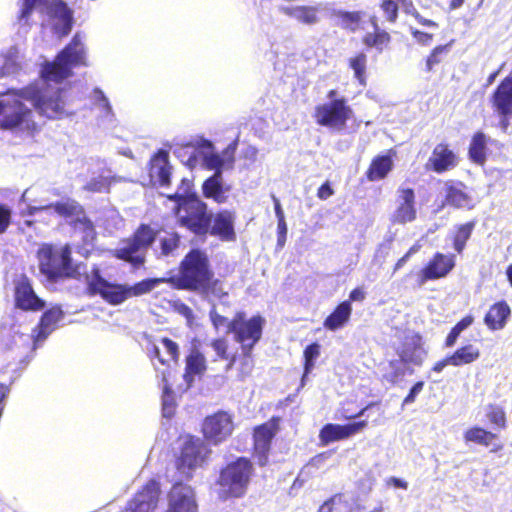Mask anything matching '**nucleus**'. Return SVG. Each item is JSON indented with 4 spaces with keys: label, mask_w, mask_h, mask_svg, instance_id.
Segmentation results:
<instances>
[{
    "label": "nucleus",
    "mask_w": 512,
    "mask_h": 512,
    "mask_svg": "<svg viewBox=\"0 0 512 512\" xmlns=\"http://www.w3.org/2000/svg\"><path fill=\"white\" fill-rule=\"evenodd\" d=\"M266 324L265 318L256 314L246 318L243 311H237L228 323V333L233 334L234 340L240 344L241 352L232 351L225 337L214 338L210 347L215 352V360L225 361V371L238 366V378L244 380L254 369L253 350L262 338Z\"/></svg>",
    "instance_id": "obj_1"
},
{
    "label": "nucleus",
    "mask_w": 512,
    "mask_h": 512,
    "mask_svg": "<svg viewBox=\"0 0 512 512\" xmlns=\"http://www.w3.org/2000/svg\"><path fill=\"white\" fill-rule=\"evenodd\" d=\"M167 282L178 290L196 293L208 302L219 301L229 306L231 287L215 277L208 254L200 248H192L185 254L178 265V273Z\"/></svg>",
    "instance_id": "obj_2"
},
{
    "label": "nucleus",
    "mask_w": 512,
    "mask_h": 512,
    "mask_svg": "<svg viewBox=\"0 0 512 512\" xmlns=\"http://www.w3.org/2000/svg\"><path fill=\"white\" fill-rule=\"evenodd\" d=\"M25 101L29 102L28 85L22 88H11L0 93V129H20L30 135L40 130L34 120V113Z\"/></svg>",
    "instance_id": "obj_3"
},
{
    "label": "nucleus",
    "mask_w": 512,
    "mask_h": 512,
    "mask_svg": "<svg viewBox=\"0 0 512 512\" xmlns=\"http://www.w3.org/2000/svg\"><path fill=\"white\" fill-rule=\"evenodd\" d=\"M36 257L40 273L49 283L56 284L68 279L79 280L82 264H74L71 246L66 243L57 246L43 243L37 250Z\"/></svg>",
    "instance_id": "obj_4"
},
{
    "label": "nucleus",
    "mask_w": 512,
    "mask_h": 512,
    "mask_svg": "<svg viewBox=\"0 0 512 512\" xmlns=\"http://www.w3.org/2000/svg\"><path fill=\"white\" fill-rule=\"evenodd\" d=\"M81 66H88V61L85 46L80 35L76 33L53 61H46L41 65L40 77L47 84H60L73 76V68Z\"/></svg>",
    "instance_id": "obj_5"
},
{
    "label": "nucleus",
    "mask_w": 512,
    "mask_h": 512,
    "mask_svg": "<svg viewBox=\"0 0 512 512\" xmlns=\"http://www.w3.org/2000/svg\"><path fill=\"white\" fill-rule=\"evenodd\" d=\"M177 444L174 466L182 477L189 480L195 470L207 464L212 450L204 439L191 434L180 435Z\"/></svg>",
    "instance_id": "obj_6"
},
{
    "label": "nucleus",
    "mask_w": 512,
    "mask_h": 512,
    "mask_svg": "<svg viewBox=\"0 0 512 512\" xmlns=\"http://www.w3.org/2000/svg\"><path fill=\"white\" fill-rule=\"evenodd\" d=\"M255 473L252 461L248 457H238L227 463L220 471L217 483L223 498L243 497Z\"/></svg>",
    "instance_id": "obj_7"
},
{
    "label": "nucleus",
    "mask_w": 512,
    "mask_h": 512,
    "mask_svg": "<svg viewBox=\"0 0 512 512\" xmlns=\"http://www.w3.org/2000/svg\"><path fill=\"white\" fill-rule=\"evenodd\" d=\"M64 89L52 88L49 85L39 87L28 84L29 102L35 111L47 119H60L66 115V102L63 97Z\"/></svg>",
    "instance_id": "obj_8"
},
{
    "label": "nucleus",
    "mask_w": 512,
    "mask_h": 512,
    "mask_svg": "<svg viewBox=\"0 0 512 512\" xmlns=\"http://www.w3.org/2000/svg\"><path fill=\"white\" fill-rule=\"evenodd\" d=\"M179 226L185 228L196 237L205 238L211 224V212L208 204L197 194L191 201L176 215Z\"/></svg>",
    "instance_id": "obj_9"
},
{
    "label": "nucleus",
    "mask_w": 512,
    "mask_h": 512,
    "mask_svg": "<svg viewBox=\"0 0 512 512\" xmlns=\"http://www.w3.org/2000/svg\"><path fill=\"white\" fill-rule=\"evenodd\" d=\"M354 117V112L345 97L315 106L313 118L317 125L329 129L342 130Z\"/></svg>",
    "instance_id": "obj_10"
},
{
    "label": "nucleus",
    "mask_w": 512,
    "mask_h": 512,
    "mask_svg": "<svg viewBox=\"0 0 512 512\" xmlns=\"http://www.w3.org/2000/svg\"><path fill=\"white\" fill-rule=\"evenodd\" d=\"M147 356L152 362L157 375L160 371L169 370L174 374L172 365H177L180 358V348L177 342L169 337H161L158 343L147 345Z\"/></svg>",
    "instance_id": "obj_11"
},
{
    "label": "nucleus",
    "mask_w": 512,
    "mask_h": 512,
    "mask_svg": "<svg viewBox=\"0 0 512 512\" xmlns=\"http://www.w3.org/2000/svg\"><path fill=\"white\" fill-rule=\"evenodd\" d=\"M490 106L499 119V127L507 132L512 118V75L504 77L491 93Z\"/></svg>",
    "instance_id": "obj_12"
},
{
    "label": "nucleus",
    "mask_w": 512,
    "mask_h": 512,
    "mask_svg": "<svg viewBox=\"0 0 512 512\" xmlns=\"http://www.w3.org/2000/svg\"><path fill=\"white\" fill-rule=\"evenodd\" d=\"M279 422L280 417L273 416L253 430L252 454L260 466L268 464L272 440L279 430Z\"/></svg>",
    "instance_id": "obj_13"
},
{
    "label": "nucleus",
    "mask_w": 512,
    "mask_h": 512,
    "mask_svg": "<svg viewBox=\"0 0 512 512\" xmlns=\"http://www.w3.org/2000/svg\"><path fill=\"white\" fill-rule=\"evenodd\" d=\"M234 430L232 416L225 411H217L204 418L201 432L204 440L218 445L228 439Z\"/></svg>",
    "instance_id": "obj_14"
},
{
    "label": "nucleus",
    "mask_w": 512,
    "mask_h": 512,
    "mask_svg": "<svg viewBox=\"0 0 512 512\" xmlns=\"http://www.w3.org/2000/svg\"><path fill=\"white\" fill-rule=\"evenodd\" d=\"M14 306L22 311L38 312L45 308L46 302L34 291L31 280L22 275L14 282Z\"/></svg>",
    "instance_id": "obj_15"
},
{
    "label": "nucleus",
    "mask_w": 512,
    "mask_h": 512,
    "mask_svg": "<svg viewBox=\"0 0 512 512\" xmlns=\"http://www.w3.org/2000/svg\"><path fill=\"white\" fill-rule=\"evenodd\" d=\"M460 158L451 145L442 141L436 144L425 163V170L436 174H443L456 168Z\"/></svg>",
    "instance_id": "obj_16"
},
{
    "label": "nucleus",
    "mask_w": 512,
    "mask_h": 512,
    "mask_svg": "<svg viewBox=\"0 0 512 512\" xmlns=\"http://www.w3.org/2000/svg\"><path fill=\"white\" fill-rule=\"evenodd\" d=\"M160 484L155 479L148 480L128 501L123 512H153L159 502Z\"/></svg>",
    "instance_id": "obj_17"
},
{
    "label": "nucleus",
    "mask_w": 512,
    "mask_h": 512,
    "mask_svg": "<svg viewBox=\"0 0 512 512\" xmlns=\"http://www.w3.org/2000/svg\"><path fill=\"white\" fill-rule=\"evenodd\" d=\"M211 219L208 235L216 237L224 242H232L236 240V212L234 210L219 209L216 213H211Z\"/></svg>",
    "instance_id": "obj_18"
},
{
    "label": "nucleus",
    "mask_w": 512,
    "mask_h": 512,
    "mask_svg": "<svg viewBox=\"0 0 512 512\" xmlns=\"http://www.w3.org/2000/svg\"><path fill=\"white\" fill-rule=\"evenodd\" d=\"M47 13L54 20L53 32L63 38L70 34L73 24V10L63 0H50L46 3Z\"/></svg>",
    "instance_id": "obj_19"
},
{
    "label": "nucleus",
    "mask_w": 512,
    "mask_h": 512,
    "mask_svg": "<svg viewBox=\"0 0 512 512\" xmlns=\"http://www.w3.org/2000/svg\"><path fill=\"white\" fill-rule=\"evenodd\" d=\"M68 223L73 234L81 238V243L77 245V252L84 257H88L94 248L97 238L93 221L87 216L85 211L77 219H72Z\"/></svg>",
    "instance_id": "obj_20"
},
{
    "label": "nucleus",
    "mask_w": 512,
    "mask_h": 512,
    "mask_svg": "<svg viewBox=\"0 0 512 512\" xmlns=\"http://www.w3.org/2000/svg\"><path fill=\"white\" fill-rule=\"evenodd\" d=\"M166 512H198L193 488L181 482H176L168 492V509Z\"/></svg>",
    "instance_id": "obj_21"
},
{
    "label": "nucleus",
    "mask_w": 512,
    "mask_h": 512,
    "mask_svg": "<svg viewBox=\"0 0 512 512\" xmlns=\"http://www.w3.org/2000/svg\"><path fill=\"white\" fill-rule=\"evenodd\" d=\"M455 267V256L436 252L420 271V284L446 277Z\"/></svg>",
    "instance_id": "obj_22"
},
{
    "label": "nucleus",
    "mask_w": 512,
    "mask_h": 512,
    "mask_svg": "<svg viewBox=\"0 0 512 512\" xmlns=\"http://www.w3.org/2000/svg\"><path fill=\"white\" fill-rule=\"evenodd\" d=\"M417 217L415 192L409 187H400L397 190V206L392 214L394 224L413 222Z\"/></svg>",
    "instance_id": "obj_23"
},
{
    "label": "nucleus",
    "mask_w": 512,
    "mask_h": 512,
    "mask_svg": "<svg viewBox=\"0 0 512 512\" xmlns=\"http://www.w3.org/2000/svg\"><path fill=\"white\" fill-rule=\"evenodd\" d=\"M368 425L367 420L348 423L345 425L340 424H325L320 432L319 439L322 445H328L332 442L347 439L366 428Z\"/></svg>",
    "instance_id": "obj_24"
},
{
    "label": "nucleus",
    "mask_w": 512,
    "mask_h": 512,
    "mask_svg": "<svg viewBox=\"0 0 512 512\" xmlns=\"http://www.w3.org/2000/svg\"><path fill=\"white\" fill-rule=\"evenodd\" d=\"M463 439L467 444H475L486 448L491 447L490 452L492 453H499L504 448V444L499 441L497 433L479 425L466 429L463 433Z\"/></svg>",
    "instance_id": "obj_25"
},
{
    "label": "nucleus",
    "mask_w": 512,
    "mask_h": 512,
    "mask_svg": "<svg viewBox=\"0 0 512 512\" xmlns=\"http://www.w3.org/2000/svg\"><path fill=\"white\" fill-rule=\"evenodd\" d=\"M396 155V150L390 148L385 154L374 156L365 171L366 179L370 182L384 180L394 168V158Z\"/></svg>",
    "instance_id": "obj_26"
},
{
    "label": "nucleus",
    "mask_w": 512,
    "mask_h": 512,
    "mask_svg": "<svg viewBox=\"0 0 512 512\" xmlns=\"http://www.w3.org/2000/svg\"><path fill=\"white\" fill-rule=\"evenodd\" d=\"M149 175L151 178H156L162 187L171 185L172 166L168 151L159 149L152 155L149 161Z\"/></svg>",
    "instance_id": "obj_27"
},
{
    "label": "nucleus",
    "mask_w": 512,
    "mask_h": 512,
    "mask_svg": "<svg viewBox=\"0 0 512 512\" xmlns=\"http://www.w3.org/2000/svg\"><path fill=\"white\" fill-rule=\"evenodd\" d=\"M201 190L205 199L221 205L228 201L227 193L230 191V186L224 184L222 175L214 173L203 181Z\"/></svg>",
    "instance_id": "obj_28"
},
{
    "label": "nucleus",
    "mask_w": 512,
    "mask_h": 512,
    "mask_svg": "<svg viewBox=\"0 0 512 512\" xmlns=\"http://www.w3.org/2000/svg\"><path fill=\"white\" fill-rule=\"evenodd\" d=\"M64 314L60 307H52L46 310L40 317L38 324L32 330L34 343L45 340L55 329L57 323L63 318Z\"/></svg>",
    "instance_id": "obj_29"
},
{
    "label": "nucleus",
    "mask_w": 512,
    "mask_h": 512,
    "mask_svg": "<svg viewBox=\"0 0 512 512\" xmlns=\"http://www.w3.org/2000/svg\"><path fill=\"white\" fill-rule=\"evenodd\" d=\"M112 255L116 259L127 262L135 268L143 266L146 261V252L132 241L130 237L123 239L121 246L116 248Z\"/></svg>",
    "instance_id": "obj_30"
},
{
    "label": "nucleus",
    "mask_w": 512,
    "mask_h": 512,
    "mask_svg": "<svg viewBox=\"0 0 512 512\" xmlns=\"http://www.w3.org/2000/svg\"><path fill=\"white\" fill-rule=\"evenodd\" d=\"M207 370V361L204 354L198 349H192L185 357L183 379L187 387H191L195 377H202Z\"/></svg>",
    "instance_id": "obj_31"
},
{
    "label": "nucleus",
    "mask_w": 512,
    "mask_h": 512,
    "mask_svg": "<svg viewBox=\"0 0 512 512\" xmlns=\"http://www.w3.org/2000/svg\"><path fill=\"white\" fill-rule=\"evenodd\" d=\"M369 22L373 27V32H367L362 37V43L367 48H374L378 52L387 49L391 43V35L379 27L378 18L375 15L370 16Z\"/></svg>",
    "instance_id": "obj_32"
},
{
    "label": "nucleus",
    "mask_w": 512,
    "mask_h": 512,
    "mask_svg": "<svg viewBox=\"0 0 512 512\" xmlns=\"http://www.w3.org/2000/svg\"><path fill=\"white\" fill-rule=\"evenodd\" d=\"M510 315V306L505 300H501L490 306L484 317V323L490 330H500L505 327Z\"/></svg>",
    "instance_id": "obj_33"
},
{
    "label": "nucleus",
    "mask_w": 512,
    "mask_h": 512,
    "mask_svg": "<svg viewBox=\"0 0 512 512\" xmlns=\"http://www.w3.org/2000/svg\"><path fill=\"white\" fill-rule=\"evenodd\" d=\"M490 138L483 131H476L468 146V158L477 165L483 166L488 156V143Z\"/></svg>",
    "instance_id": "obj_34"
},
{
    "label": "nucleus",
    "mask_w": 512,
    "mask_h": 512,
    "mask_svg": "<svg viewBox=\"0 0 512 512\" xmlns=\"http://www.w3.org/2000/svg\"><path fill=\"white\" fill-rule=\"evenodd\" d=\"M351 315L352 305L350 301H342L324 319L323 326L330 331L339 330L349 322Z\"/></svg>",
    "instance_id": "obj_35"
},
{
    "label": "nucleus",
    "mask_w": 512,
    "mask_h": 512,
    "mask_svg": "<svg viewBox=\"0 0 512 512\" xmlns=\"http://www.w3.org/2000/svg\"><path fill=\"white\" fill-rule=\"evenodd\" d=\"M465 188L466 186L462 182H459L457 185L447 186L445 193L446 204L454 208L473 209L475 203Z\"/></svg>",
    "instance_id": "obj_36"
},
{
    "label": "nucleus",
    "mask_w": 512,
    "mask_h": 512,
    "mask_svg": "<svg viewBox=\"0 0 512 512\" xmlns=\"http://www.w3.org/2000/svg\"><path fill=\"white\" fill-rule=\"evenodd\" d=\"M48 209H52L58 216L64 219H77L82 213L85 212L84 207L76 200L72 198H66L62 201H56L46 206Z\"/></svg>",
    "instance_id": "obj_37"
},
{
    "label": "nucleus",
    "mask_w": 512,
    "mask_h": 512,
    "mask_svg": "<svg viewBox=\"0 0 512 512\" xmlns=\"http://www.w3.org/2000/svg\"><path fill=\"white\" fill-rule=\"evenodd\" d=\"M480 350L473 344L463 345L457 348L449 358L451 360V366L461 367L464 365L472 364L480 358Z\"/></svg>",
    "instance_id": "obj_38"
},
{
    "label": "nucleus",
    "mask_w": 512,
    "mask_h": 512,
    "mask_svg": "<svg viewBox=\"0 0 512 512\" xmlns=\"http://www.w3.org/2000/svg\"><path fill=\"white\" fill-rule=\"evenodd\" d=\"M476 223V220H471L469 222L455 226L451 240L453 248L458 254H462L465 250L467 242L472 236Z\"/></svg>",
    "instance_id": "obj_39"
},
{
    "label": "nucleus",
    "mask_w": 512,
    "mask_h": 512,
    "mask_svg": "<svg viewBox=\"0 0 512 512\" xmlns=\"http://www.w3.org/2000/svg\"><path fill=\"white\" fill-rule=\"evenodd\" d=\"M285 14L296 19L297 21L306 24L313 25L319 21L318 9L312 6H296L287 7L284 9Z\"/></svg>",
    "instance_id": "obj_40"
},
{
    "label": "nucleus",
    "mask_w": 512,
    "mask_h": 512,
    "mask_svg": "<svg viewBox=\"0 0 512 512\" xmlns=\"http://www.w3.org/2000/svg\"><path fill=\"white\" fill-rule=\"evenodd\" d=\"M101 298L111 305H119L130 298L128 285L109 283Z\"/></svg>",
    "instance_id": "obj_41"
},
{
    "label": "nucleus",
    "mask_w": 512,
    "mask_h": 512,
    "mask_svg": "<svg viewBox=\"0 0 512 512\" xmlns=\"http://www.w3.org/2000/svg\"><path fill=\"white\" fill-rule=\"evenodd\" d=\"M157 236V232L149 225L142 223L130 236L142 250L145 252L154 243Z\"/></svg>",
    "instance_id": "obj_42"
},
{
    "label": "nucleus",
    "mask_w": 512,
    "mask_h": 512,
    "mask_svg": "<svg viewBox=\"0 0 512 512\" xmlns=\"http://www.w3.org/2000/svg\"><path fill=\"white\" fill-rule=\"evenodd\" d=\"M158 376L161 378V381L163 382V393H162L163 411L165 414L172 413L176 406L174 392L169 383L173 374H171V371H169V370H162V371H160V375H158Z\"/></svg>",
    "instance_id": "obj_43"
},
{
    "label": "nucleus",
    "mask_w": 512,
    "mask_h": 512,
    "mask_svg": "<svg viewBox=\"0 0 512 512\" xmlns=\"http://www.w3.org/2000/svg\"><path fill=\"white\" fill-rule=\"evenodd\" d=\"M348 66L354 72V78L362 86L367 84V56L364 52H358L348 59Z\"/></svg>",
    "instance_id": "obj_44"
},
{
    "label": "nucleus",
    "mask_w": 512,
    "mask_h": 512,
    "mask_svg": "<svg viewBox=\"0 0 512 512\" xmlns=\"http://www.w3.org/2000/svg\"><path fill=\"white\" fill-rule=\"evenodd\" d=\"M321 346L317 342L307 345L303 351V375L302 383L315 367L316 360L320 356Z\"/></svg>",
    "instance_id": "obj_45"
},
{
    "label": "nucleus",
    "mask_w": 512,
    "mask_h": 512,
    "mask_svg": "<svg viewBox=\"0 0 512 512\" xmlns=\"http://www.w3.org/2000/svg\"><path fill=\"white\" fill-rule=\"evenodd\" d=\"M365 15L362 11H339L337 17L342 28L355 32L360 28L362 18Z\"/></svg>",
    "instance_id": "obj_46"
},
{
    "label": "nucleus",
    "mask_w": 512,
    "mask_h": 512,
    "mask_svg": "<svg viewBox=\"0 0 512 512\" xmlns=\"http://www.w3.org/2000/svg\"><path fill=\"white\" fill-rule=\"evenodd\" d=\"M166 278H147L128 286L129 297H139L151 292L157 285L167 282Z\"/></svg>",
    "instance_id": "obj_47"
},
{
    "label": "nucleus",
    "mask_w": 512,
    "mask_h": 512,
    "mask_svg": "<svg viewBox=\"0 0 512 512\" xmlns=\"http://www.w3.org/2000/svg\"><path fill=\"white\" fill-rule=\"evenodd\" d=\"M452 43L453 41L444 45H438L431 50L425 61L426 72H431L436 65L444 61V58L449 52Z\"/></svg>",
    "instance_id": "obj_48"
},
{
    "label": "nucleus",
    "mask_w": 512,
    "mask_h": 512,
    "mask_svg": "<svg viewBox=\"0 0 512 512\" xmlns=\"http://www.w3.org/2000/svg\"><path fill=\"white\" fill-rule=\"evenodd\" d=\"M474 322V317L472 315H466L461 320H459L449 331L444 345L447 348L453 347L457 342L460 334L467 329Z\"/></svg>",
    "instance_id": "obj_49"
},
{
    "label": "nucleus",
    "mask_w": 512,
    "mask_h": 512,
    "mask_svg": "<svg viewBox=\"0 0 512 512\" xmlns=\"http://www.w3.org/2000/svg\"><path fill=\"white\" fill-rule=\"evenodd\" d=\"M486 417L490 424L496 429L504 430L507 427V416L503 407L495 404H489Z\"/></svg>",
    "instance_id": "obj_50"
},
{
    "label": "nucleus",
    "mask_w": 512,
    "mask_h": 512,
    "mask_svg": "<svg viewBox=\"0 0 512 512\" xmlns=\"http://www.w3.org/2000/svg\"><path fill=\"white\" fill-rule=\"evenodd\" d=\"M110 282L101 276L100 269L95 266L92 269V277L87 283V294L89 296L100 295L108 287Z\"/></svg>",
    "instance_id": "obj_51"
},
{
    "label": "nucleus",
    "mask_w": 512,
    "mask_h": 512,
    "mask_svg": "<svg viewBox=\"0 0 512 512\" xmlns=\"http://www.w3.org/2000/svg\"><path fill=\"white\" fill-rule=\"evenodd\" d=\"M181 237L176 231H168L159 238L161 254L168 256L173 253L180 245Z\"/></svg>",
    "instance_id": "obj_52"
},
{
    "label": "nucleus",
    "mask_w": 512,
    "mask_h": 512,
    "mask_svg": "<svg viewBox=\"0 0 512 512\" xmlns=\"http://www.w3.org/2000/svg\"><path fill=\"white\" fill-rule=\"evenodd\" d=\"M111 180L105 176L91 178L84 186V189L93 193H108L110 191Z\"/></svg>",
    "instance_id": "obj_53"
},
{
    "label": "nucleus",
    "mask_w": 512,
    "mask_h": 512,
    "mask_svg": "<svg viewBox=\"0 0 512 512\" xmlns=\"http://www.w3.org/2000/svg\"><path fill=\"white\" fill-rule=\"evenodd\" d=\"M380 8L386 15V20L390 23H395L398 18V3L394 0H382Z\"/></svg>",
    "instance_id": "obj_54"
},
{
    "label": "nucleus",
    "mask_w": 512,
    "mask_h": 512,
    "mask_svg": "<svg viewBox=\"0 0 512 512\" xmlns=\"http://www.w3.org/2000/svg\"><path fill=\"white\" fill-rule=\"evenodd\" d=\"M203 162L206 169L214 170V173L222 175L224 160L220 155L216 153L207 154L204 156Z\"/></svg>",
    "instance_id": "obj_55"
},
{
    "label": "nucleus",
    "mask_w": 512,
    "mask_h": 512,
    "mask_svg": "<svg viewBox=\"0 0 512 512\" xmlns=\"http://www.w3.org/2000/svg\"><path fill=\"white\" fill-rule=\"evenodd\" d=\"M196 195L195 192H191V193H187V194H182V193H174V194H169L167 195V198L171 201H174L176 203V206H175V209H174V213L175 215H177L192 199V197H194Z\"/></svg>",
    "instance_id": "obj_56"
},
{
    "label": "nucleus",
    "mask_w": 512,
    "mask_h": 512,
    "mask_svg": "<svg viewBox=\"0 0 512 512\" xmlns=\"http://www.w3.org/2000/svg\"><path fill=\"white\" fill-rule=\"evenodd\" d=\"M214 302L215 301L211 302L212 306L209 309V319H210V322H211L213 328L218 330L224 325L228 326V323L230 320H228L227 317L221 315L218 312L217 307Z\"/></svg>",
    "instance_id": "obj_57"
},
{
    "label": "nucleus",
    "mask_w": 512,
    "mask_h": 512,
    "mask_svg": "<svg viewBox=\"0 0 512 512\" xmlns=\"http://www.w3.org/2000/svg\"><path fill=\"white\" fill-rule=\"evenodd\" d=\"M39 1L40 0H22L21 8L18 14L19 22H27Z\"/></svg>",
    "instance_id": "obj_58"
},
{
    "label": "nucleus",
    "mask_w": 512,
    "mask_h": 512,
    "mask_svg": "<svg viewBox=\"0 0 512 512\" xmlns=\"http://www.w3.org/2000/svg\"><path fill=\"white\" fill-rule=\"evenodd\" d=\"M11 218V209L6 204L0 203V234H3L7 231L11 224Z\"/></svg>",
    "instance_id": "obj_59"
},
{
    "label": "nucleus",
    "mask_w": 512,
    "mask_h": 512,
    "mask_svg": "<svg viewBox=\"0 0 512 512\" xmlns=\"http://www.w3.org/2000/svg\"><path fill=\"white\" fill-rule=\"evenodd\" d=\"M411 35L419 44L424 46L430 45L433 40V34L418 29H411Z\"/></svg>",
    "instance_id": "obj_60"
},
{
    "label": "nucleus",
    "mask_w": 512,
    "mask_h": 512,
    "mask_svg": "<svg viewBox=\"0 0 512 512\" xmlns=\"http://www.w3.org/2000/svg\"><path fill=\"white\" fill-rule=\"evenodd\" d=\"M423 387H424L423 381L416 382L410 389L409 393L404 398L403 405L413 403L416 399L417 394L422 391Z\"/></svg>",
    "instance_id": "obj_61"
},
{
    "label": "nucleus",
    "mask_w": 512,
    "mask_h": 512,
    "mask_svg": "<svg viewBox=\"0 0 512 512\" xmlns=\"http://www.w3.org/2000/svg\"><path fill=\"white\" fill-rule=\"evenodd\" d=\"M334 194V189L328 181L324 182L317 190V197L320 200H327Z\"/></svg>",
    "instance_id": "obj_62"
},
{
    "label": "nucleus",
    "mask_w": 512,
    "mask_h": 512,
    "mask_svg": "<svg viewBox=\"0 0 512 512\" xmlns=\"http://www.w3.org/2000/svg\"><path fill=\"white\" fill-rule=\"evenodd\" d=\"M366 297V293L362 288H354L349 293V298L346 301H350V304L352 305V302H362Z\"/></svg>",
    "instance_id": "obj_63"
},
{
    "label": "nucleus",
    "mask_w": 512,
    "mask_h": 512,
    "mask_svg": "<svg viewBox=\"0 0 512 512\" xmlns=\"http://www.w3.org/2000/svg\"><path fill=\"white\" fill-rule=\"evenodd\" d=\"M399 3L401 4V6L406 14L411 15L413 17H415V15H417L418 10L416 9L412 0H401V1H399Z\"/></svg>",
    "instance_id": "obj_64"
}]
</instances>
